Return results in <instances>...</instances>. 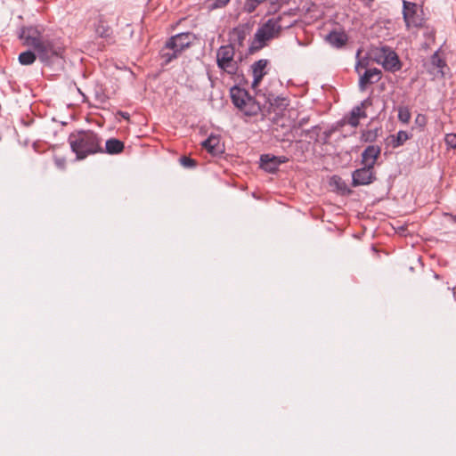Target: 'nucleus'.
I'll list each match as a JSON object with an SVG mask.
<instances>
[{
    "label": "nucleus",
    "mask_w": 456,
    "mask_h": 456,
    "mask_svg": "<svg viewBox=\"0 0 456 456\" xmlns=\"http://www.w3.org/2000/svg\"><path fill=\"white\" fill-rule=\"evenodd\" d=\"M20 38L24 45L35 49L39 60L44 62H50L54 58H63L64 45L60 41L45 40L36 28L22 29Z\"/></svg>",
    "instance_id": "f257e3e1"
},
{
    "label": "nucleus",
    "mask_w": 456,
    "mask_h": 456,
    "mask_svg": "<svg viewBox=\"0 0 456 456\" xmlns=\"http://www.w3.org/2000/svg\"><path fill=\"white\" fill-rule=\"evenodd\" d=\"M69 142L77 159L86 158L88 154L95 153L101 150V142L97 135L92 131H78L69 135Z\"/></svg>",
    "instance_id": "f03ea898"
},
{
    "label": "nucleus",
    "mask_w": 456,
    "mask_h": 456,
    "mask_svg": "<svg viewBox=\"0 0 456 456\" xmlns=\"http://www.w3.org/2000/svg\"><path fill=\"white\" fill-rule=\"evenodd\" d=\"M284 13L282 16H279L276 19L268 20L263 26H261L255 34V42L256 47H263L267 41L276 37L282 28H288L292 26L293 21L283 22Z\"/></svg>",
    "instance_id": "7ed1b4c3"
},
{
    "label": "nucleus",
    "mask_w": 456,
    "mask_h": 456,
    "mask_svg": "<svg viewBox=\"0 0 456 456\" xmlns=\"http://www.w3.org/2000/svg\"><path fill=\"white\" fill-rule=\"evenodd\" d=\"M368 57L391 72H395L402 67L396 53L387 46L371 47L368 52Z\"/></svg>",
    "instance_id": "20e7f679"
},
{
    "label": "nucleus",
    "mask_w": 456,
    "mask_h": 456,
    "mask_svg": "<svg viewBox=\"0 0 456 456\" xmlns=\"http://www.w3.org/2000/svg\"><path fill=\"white\" fill-rule=\"evenodd\" d=\"M194 39L195 37L191 33H181L174 36L167 42L166 47L162 51L163 57L166 58L167 61H170L188 47Z\"/></svg>",
    "instance_id": "39448f33"
},
{
    "label": "nucleus",
    "mask_w": 456,
    "mask_h": 456,
    "mask_svg": "<svg viewBox=\"0 0 456 456\" xmlns=\"http://www.w3.org/2000/svg\"><path fill=\"white\" fill-rule=\"evenodd\" d=\"M235 52L232 45H223L216 53L218 67L228 74H235L238 70V61L235 60Z\"/></svg>",
    "instance_id": "423d86ee"
},
{
    "label": "nucleus",
    "mask_w": 456,
    "mask_h": 456,
    "mask_svg": "<svg viewBox=\"0 0 456 456\" xmlns=\"http://www.w3.org/2000/svg\"><path fill=\"white\" fill-rule=\"evenodd\" d=\"M403 20L408 28L421 27L424 24L423 11L417 4L403 1Z\"/></svg>",
    "instance_id": "0eeeda50"
},
{
    "label": "nucleus",
    "mask_w": 456,
    "mask_h": 456,
    "mask_svg": "<svg viewBox=\"0 0 456 456\" xmlns=\"http://www.w3.org/2000/svg\"><path fill=\"white\" fill-rule=\"evenodd\" d=\"M352 177L354 186L369 184L374 180L373 167L364 166L362 168L355 170Z\"/></svg>",
    "instance_id": "6e6552de"
},
{
    "label": "nucleus",
    "mask_w": 456,
    "mask_h": 456,
    "mask_svg": "<svg viewBox=\"0 0 456 456\" xmlns=\"http://www.w3.org/2000/svg\"><path fill=\"white\" fill-rule=\"evenodd\" d=\"M267 66L266 60H259L253 63L251 66L252 74H253V81L251 84V87L254 90H256L260 82L262 81L264 76L265 75V68Z\"/></svg>",
    "instance_id": "1a4fd4ad"
},
{
    "label": "nucleus",
    "mask_w": 456,
    "mask_h": 456,
    "mask_svg": "<svg viewBox=\"0 0 456 456\" xmlns=\"http://www.w3.org/2000/svg\"><path fill=\"white\" fill-rule=\"evenodd\" d=\"M380 70L376 68L366 69L359 79V87L361 91H364L367 85L379 81L380 79Z\"/></svg>",
    "instance_id": "9d476101"
},
{
    "label": "nucleus",
    "mask_w": 456,
    "mask_h": 456,
    "mask_svg": "<svg viewBox=\"0 0 456 456\" xmlns=\"http://www.w3.org/2000/svg\"><path fill=\"white\" fill-rule=\"evenodd\" d=\"M380 154V148L377 145L368 146L362 152V164L369 167H374L378 157Z\"/></svg>",
    "instance_id": "9b49d317"
},
{
    "label": "nucleus",
    "mask_w": 456,
    "mask_h": 456,
    "mask_svg": "<svg viewBox=\"0 0 456 456\" xmlns=\"http://www.w3.org/2000/svg\"><path fill=\"white\" fill-rule=\"evenodd\" d=\"M201 145L212 155H217L224 151L220 138L217 135L210 134L208 139L201 142Z\"/></svg>",
    "instance_id": "f8f14e48"
},
{
    "label": "nucleus",
    "mask_w": 456,
    "mask_h": 456,
    "mask_svg": "<svg viewBox=\"0 0 456 456\" xmlns=\"http://www.w3.org/2000/svg\"><path fill=\"white\" fill-rule=\"evenodd\" d=\"M231 97L233 104L239 109H242L250 100L248 93L237 86L231 89Z\"/></svg>",
    "instance_id": "ddd939ff"
},
{
    "label": "nucleus",
    "mask_w": 456,
    "mask_h": 456,
    "mask_svg": "<svg viewBox=\"0 0 456 456\" xmlns=\"http://www.w3.org/2000/svg\"><path fill=\"white\" fill-rule=\"evenodd\" d=\"M326 39L332 46L339 48L346 43L347 36L342 31H333L327 36Z\"/></svg>",
    "instance_id": "4468645a"
},
{
    "label": "nucleus",
    "mask_w": 456,
    "mask_h": 456,
    "mask_svg": "<svg viewBox=\"0 0 456 456\" xmlns=\"http://www.w3.org/2000/svg\"><path fill=\"white\" fill-rule=\"evenodd\" d=\"M272 160L273 162V167H266V171L269 173H273L278 169V167L288 161V158L285 156H272L270 154H265L261 156V160L263 161Z\"/></svg>",
    "instance_id": "2eb2a0df"
},
{
    "label": "nucleus",
    "mask_w": 456,
    "mask_h": 456,
    "mask_svg": "<svg viewBox=\"0 0 456 456\" xmlns=\"http://www.w3.org/2000/svg\"><path fill=\"white\" fill-rule=\"evenodd\" d=\"M289 102L286 98L277 97L271 102L272 111L273 112H283V111H291L292 110L289 108Z\"/></svg>",
    "instance_id": "dca6fc26"
},
{
    "label": "nucleus",
    "mask_w": 456,
    "mask_h": 456,
    "mask_svg": "<svg viewBox=\"0 0 456 456\" xmlns=\"http://www.w3.org/2000/svg\"><path fill=\"white\" fill-rule=\"evenodd\" d=\"M106 151L110 154H117L123 151L124 144L117 139H110L105 143Z\"/></svg>",
    "instance_id": "f3484780"
},
{
    "label": "nucleus",
    "mask_w": 456,
    "mask_h": 456,
    "mask_svg": "<svg viewBox=\"0 0 456 456\" xmlns=\"http://www.w3.org/2000/svg\"><path fill=\"white\" fill-rule=\"evenodd\" d=\"M431 63L434 66V68L436 69V71H433L436 75L444 76V72L443 70V68L445 66L444 61L440 58L438 53H435L432 56Z\"/></svg>",
    "instance_id": "a211bd4d"
},
{
    "label": "nucleus",
    "mask_w": 456,
    "mask_h": 456,
    "mask_svg": "<svg viewBox=\"0 0 456 456\" xmlns=\"http://www.w3.org/2000/svg\"><path fill=\"white\" fill-rule=\"evenodd\" d=\"M373 104V99H366L360 105L354 107L351 112V114H364V112L369 110V107Z\"/></svg>",
    "instance_id": "6ab92c4d"
},
{
    "label": "nucleus",
    "mask_w": 456,
    "mask_h": 456,
    "mask_svg": "<svg viewBox=\"0 0 456 456\" xmlns=\"http://www.w3.org/2000/svg\"><path fill=\"white\" fill-rule=\"evenodd\" d=\"M36 60V54L31 51H26L19 55V61L22 65L32 64Z\"/></svg>",
    "instance_id": "aec40b11"
},
{
    "label": "nucleus",
    "mask_w": 456,
    "mask_h": 456,
    "mask_svg": "<svg viewBox=\"0 0 456 456\" xmlns=\"http://www.w3.org/2000/svg\"><path fill=\"white\" fill-rule=\"evenodd\" d=\"M408 134L404 131H399L396 135L391 136L392 144L394 148H396L402 145L404 142L408 140Z\"/></svg>",
    "instance_id": "412c9836"
},
{
    "label": "nucleus",
    "mask_w": 456,
    "mask_h": 456,
    "mask_svg": "<svg viewBox=\"0 0 456 456\" xmlns=\"http://www.w3.org/2000/svg\"><path fill=\"white\" fill-rule=\"evenodd\" d=\"M95 32L98 36L104 37L110 34V28L102 20H99L95 26Z\"/></svg>",
    "instance_id": "4be33fe9"
},
{
    "label": "nucleus",
    "mask_w": 456,
    "mask_h": 456,
    "mask_svg": "<svg viewBox=\"0 0 456 456\" xmlns=\"http://www.w3.org/2000/svg\"><path fill=\"white\" fill-rule=\"evenodd\" d=\"M229 2L230 0H207L205 5L207 9L214 10L224 7Z\"/></svg>",
    "instance_id": "5701e85b"
},
{
    "label": "nucleus",
    "mask_w": 456,
    "mask_h": 456,
    "mask_svg": "<svg viewBox=\"0 0 456 456\" xmlns=\"http://www.w3.org/2000/svg\"><path fill=\"white\" fill-rule=\"evenodd\" d=\"M379 135V129L375 128L372 130L363 131L362 134V140L364 142H373Z\"/></svg>",
    "instance_id": "b1692460"
},
{
    "label": "nucleus",
    "mask_w": 456,
    "mask_h": 456,
    "mask_svg": "<svg viewBox=\"0 0 456 456\" xmlns=\"http://www.w3.org/2000/svg\"><path fill=\"white\" fill-rule=\"evenodd\" d=\"M265 1V0H247L244 4V10L248 13L253 12L256 7Z\"/></svg>",
    "instance_id": "393cba45"
},
{
    "label": "nucleus",
    "mask_w": 456,
    "mask_h": 456,
    "mask_svg": "<svg viewBox=\"0 0 456 456\" xmlns=\"http://www.w3.org/2000/svg\"><path fill=\"white\" fill-rule=\"evenodd\" d=\"M445 143L450 148H456V134H448L445 136Z\"/></svg>",
    "instance_id": "a878e982"
},
{
    "label": "nucleus",
    "mask_w": 456,
    "mask_h": 456,
    "mask_svg": "<svg viewBox=\"0 0 456 456\" xmlns=\"http://www.w3.org/2000/svg\"><path fill=\"white\" fill-rule=\"evenodd\" d=\"M181 163L183 167H191L195 166V161L190 158L183 157L181 159Z\"/></svg>",
    "instance_id": "bb28decb"
},
{
    "label": "nucleus",
    "mask_w": 456,
    "mask_h": 456,
    "mask_svg": "<svg viewBox=\"0 0 456 456\" xmlns=\"http://www.w3.org/2000/svg\"><path fill=\"white\" fill-rule=\"evenodd\" d=\"M368 65V62L364 60H360L357 64L355 65V69L358 74H361L362 69H366V67Z\"/></svg>",
    "instance_id": "cd10ccee"
},
{
    "label": "nucleus",
    "mask_w": 456,
    "mask_h": 456,
    "mask_svg": "<svg viewBox=\"0 0 456 456\" xmlns=\"http://www.w3.org/2000/svg\"><path fill=\"white\" fill-rule=\"evenodd\" d=\"M427 123L426 116H416V124L421 128Z\"/></svg>",
    "instance_id": "c85d7f7f"
},
{
    "label": "nucleus",
    "mask_w": 456,
    "mask_h": 456,
    "mask_svg": "<svg viewBox=\"0 0 456 456\" xmlns=\"http://www.w3.org/2000/svg\"><path fill=\"white\" fill-rule=\"evenodd\" d=\"M233 36H237L239 44L241 45L242 40L245 38V34L241 30L235 29L233 31Z\"/></svg>",
    "instance_id": "c756f323"
},
{
    "label": "nucleus",
    "mask_w": 456,
    "mask_h": 456,
    "mask_svg": "<svg viewBox=\"0 0 456 456\" xmlns=\"http://www.w3.org/2000/svg\"><path fill=\"white\" fill-rule=\"evenodd\" d=\"M261 167L266 171V167H273V162L272 160L263 161L260 159Z\"/></svg>",
    "instance_id": "7c9ffc66"
},
{
    "label": "nucleus",
    "mask_w": 456,
    "mask_h": 456,
    "mask_svg": "<svg viewBox=\"0 0 456 456\" xmlns=\"http://www.w3.org/2000/svg\"><path fill=\"white\" fill-rule=\"evenodd\" d=\"M55 164L56 166L59 167V168H64V166H65V161L64 159H55Z\"/></svg>",
    "instance_id": "2f4dec72"
},
{
    "label": "nucleus",
    "mask_w": 456,
    "mask_h": 456,
    "mask_svg": "<svg viewBox=\"0 0 456 456\" xmlns=\"http://www.w3.org/2000/svg\"><path fill=\"white\" fill-rule=\"evenodd\" d=\"M360 116H351V118L349 120L350 124L353 126H355L358 123V118Z\"/></svg>",
    "instance_id": "473e14b6"
},
{
    "label": "nucleus",
    "mask_w": 456,
    "mask_h": 456,
    "mask_svg": "<svg viewBox=\"0 0 456 456\" xmlns=\"http://www.w3.org/2000/svg\"><path fill=\"white\" fill-rule=\"evenodd\" d=\"M400 120L403 123L409 122L411 116H398Z\"/></svg>",
    "instance_id": "72a5a7b5"
},
{
    "label": "nucleus",
    "mask_w": 456,
    "mask_h": 456,
    "mask_svg": "<svg viewBox=\"0 0 456 456\" xmlns=\"http://www.w3.org/2000/svg\"><path fill=\"white\" fill-rule=\"evenodd\" d=\"M453 295H454V298H455V300H456V293L454 292V294H453Z\"/></svg>",
    "instance_id": "f704fd0d"
}]
</instances>
